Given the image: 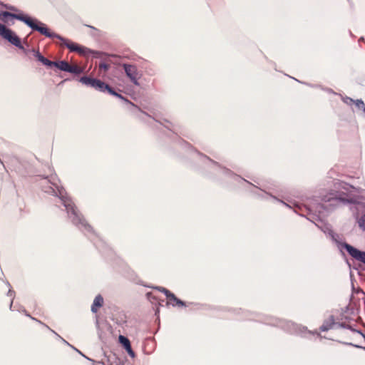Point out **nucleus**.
Here are the masks:
<instances>
[{
    "label": "nucleus",
    "mask_w": 365,
    "mask_h": 365,
    "mask_svg": "<svg viewBox=\"0 0 365 365\" xmlns=\"http://www.w3.org/2000/svg\"><path fill=\"white\" fill-rule=\"evenodd\" d=\"M96 90L100 91H107L111 95L121 97V96L118 93H117L115 91L113 90L111 87H110L108 84L105 83L104 82L99 80L98 83L97 85Z\"/></svg>",
    "instance_id": "9"
},
{
    "label": "nucleus",
    "mask_w": 365,
    "mask_h": 365,
    "mask_svg": "<svg viewBox=\"0 0 365 365\" xmlns=\"http://www.w3.org/2000/svg\"><path fill=\"white\" fill-rule=\"evenodd\" d=\"M36 57L38 58L39 61H41L43 64L48 66H52L54 63V61H51L44 56H43L39 52H36Z\"/></svg>",
    "instance_id": "15"
},
{
    "label": "nucleus",
    "mask_w": 365,
    "mask_h": 365,
    "mask_svg": "<svg viewBox=\"0 0 365 365\" xmlns=\"http://www.w3.org/2000/svg\"><path fill=\"white\" fill-rule=\"evenodd\" d=\"M80 81L86 86H89L96 89L99 80L87 76H83L81 78Z\"/></svg>",
    "instance_id": "12"
},
{
    "label": "nucleus",
    "mask_w": 365,
    "mask_h": 365,
    "mask_svg": "<svg viewBox=\"0 0 365 365\" xmlns=\"http://www.w3.org/2000/svg\"><path fill=\"white\" fill-rule=\"evenodd\" d=\"M123 67L125 70L126 76L134 84L138 85V72L136 66L124 63Z\"/></svg>",
    "instance_id": "4"
},
{
    "label": "nucleus",
    "mask_w": 365,
    "mask_h": 365,
    "mask_svg": "<svg viewBox=\"0 0 365 365\" xmlns=\"http://www.w3.org/2000/svg\"><path fill=\"white\" fill-rule=\"evenodd\" d=\"M9 9L12 11H16V9H14L13 6L7 7Z\"/></svg>",
    "instance_id": "21"
},
{
    "label": "nucleus",
    "mask_w": 365,
    "mask_h": 365,
    "mask_svg": "<svg viewBox=\"0 0 365 365\" xmlns=\"http://www.w3.org/2000/svg\"><path fill=\"white\" fill-rule=\"evenodd\" d=\"M9 19H16L21 21L30 26L33 30L38 31L46 37L56 38L59 39L61 41V46H66L71 52H76L80 55H86V51H88L86 48L80 46L69 39L64 38L58 34L50 32L43 24L38 22L36 20H34L23 14H12L9 11H2L0 13L1 21L4 23H9Z\"/></svg>",
    "instance_id": "1"
},
{
    "label": "nucleus",
    "mask_w": 365,
    "mask_h": 365,
    "mask_svg": "<svg viewBox=\"0 0 365 365\" xmlns=\"http://www.w3.org/2000/svg\"><path fill=\"white\" fill-rule=\"evenodd\" d=\"M324 202H334L336 205L338 202H344L346 200V195L344 192L335 191L334 192H329L322 197Z\"/></svg>",
    "instance_id": "5"
},
{
    "label": "nucleus",
    "mask_w": 365,
    "mask_h": 365,
    "mask_svg": "<svg viewBox=\"0 0 365 365\" xmlns=\"http://www.w3.org/2000/svg\"><path fill=\"white\" fill-rule=\"evenodd\" d=\"M80 81L86 86H89L96 89L99 80L87 76H83L81 78Z\"/></svg>",
    "instance_id": "11"
},
{
    "label": "nucleus",
    "mask_w": 365,
    "mask_h": 365,
    "mask_svg": "<svg viewBox=\"0 0 365 365\" xmlns=\"http://www.w3.org/2000/svg\"><path fill=\"white\" fill-rule=\"evenodd\" d=\"M345 248L346 251L349 252V254L354 257V259L362 262L365 264V252H361L356 248H354L350 245L346 244L345 245Z\"/></svg>",
    "instance_id": "6"
},
{
    "label": "nucleus",
    "mask_w": 365,
    "mask_h": 365,
    "mask_svg": "<svg viewBox=\"0 0 365 365\" xmlns=\"http://www.w3.org/2000/svg\"><path fill=\"white\" fill-rule=\"evenodd\" d=\"M119 341L123 346L125 349L127 351L128 354L131 357H134L135 353L131 348V345H130V342L129 339L124 336L120 335L119 336Z\"/></svg>",
    "instance_id": "8"
},
{
    "label": "nucleus",
    "mask_w": 365,
    "mask_h": 365,
    "mask_svg": "<svg viewBox=\"0 0 365 365\" xmlns=\"http://www.w3.org/2000/svg\"><path fill=\"white\" fill-rule=\"evenodd\" d=\"M103 305V298L101 294L97 295L91 306V311L93 313H96L100 307Z\"/></svg>",
    "instance_id": "10"
},
{
    "label": "nucleus",
    "mask_w": 365,
    "mask_h": 365,
    "mask_svg": "<svg viewBox=\"0 0 365 365\" xmlns=\"http://www.w3.org/2000/svg\"><path fill=\"white\" fill-rule=\"evenodd\" d=\"M69 65L70 64L67 61H61L58 62L54 61V63L53 64V66L57 67L61 71H66V72L68 71Z\"/></svg>",
    "instance_id": "14"
},
{
    "label": "nucleus",
    "mask_w": 365,
    "mask_h": 365,
    "mask_svg": "<svg viewBox=\"0 0 365 365\" xmlns=\"http://www.w3.org/2000/svg\"><path fill=\"white\" fill-rule=\"evenodd\" d=\"M83 71L84 68L83 67H81L77 64H70L67 72L78 75L82 73Z\"/></svg>",
    "instance_id": "13"
},
{
    "label": "nucleus",
    "mask_w": 365,
    "mask_h": 365,
    "mask_svg": "<svg viewBox=\"0 0 365 365\" xmlns=\"http://www.w3.org/2000/svg\"><path fill=\"white\" fill-rule=\"evenodd\" d=\"M110 68V64L106 63L105 62H101L99 64V69L101 71H103L104 72H106Z\"/></svg>",
    "instance_id": "17"
},
{
    "label": "nucleus",
    "mask_w": 365,
    "mask_h": 365,
    "mask_svg": "<svg viewBox=\"0 0 365 365\" xmlns=\"http://www.w3.org/2000/svg\"><path fill=\"white\" fill-rule=\"evenodd\" d=\"M26 316H28V317H31L33 320H36V321L38 322L39 323H41L40 321H38V320L36 319L34 317H31V316H30L29 314H27V313H26Z\"/></svg>",
    "instance_id": "20"
},
{
    "label": "nucleus",
    "mask_w": 365,
    "mask_h": 365,
    "mask_svg": "<svg viewBox=\"0 0 365 365\" xmlns=\"http://www.w3.org/2000/svg\"><path fill=\"white\" fill-rule=\"evenodd\" d=\"M359 225L365 230V215L361 217L359 221Z\"/></svg>",
    "instance_id": "19"
},
{
    "label": "nucleus",
    "mask_w": 365,
    "mask_h": 365,
    "mask_svg": "<svg viewBox=\"0 0 365 365\" xmlns=\"http://www.w3.org/2000/svg\"><path fill=\"white\" fill-rule=\"evenodd\" d=\"M334 324V322L332 319H331L330 323L324 322L322 326L321 327V330L323 331H328L330 329Z\"/></svg>",
    "instance_id": "16"
},
{
    "label": "nucleus",
    "mask_w": 365,
    "mask_h": 365,
    "mask_svg": "<svg viewBox=\"0 0 365 365\" xmlns=\"http://www.w3.org/2000/svg\"><path fill=\"white\" fill-rule=\"evenodd\" d=\"M64 205L68 212V217L72 222L79 227H83L88 231H91L92 227L88 223L83 216L79 212L76 205L71 202H65Z\"/></svg>",
    "instance_id": "2"
},
{
    "label": "nucleus",
    "mask_w": 365,
    "mask_h": 365,
    "mask_svg": "<svg viewBox=\"0 0 365 365\" xmlns=\"http://www.w3.org/2000/svg\"><path fill=\"white\" fill-rule=\"evenodd\" d=\"M162 292L165 294L169 304L173 306H185V302L177 298L176 296L168 289L163 288Z\"/></svg>",
    "instance_id": "7"
},
{
    "label": "nucleus",
    "mask_w": 365,
    "mask_h": 365,
    "mask_svg": "<svg viewBox=\"0 0 365 365\" xmlns=\"http://www.w3.org/2000/svg\"><path fill=\"white\" fill-rule=\"evenodd\" d=\"M0 36L14 46L22 48L20 38L11 29L1 24H0Z\"/></svg>",
    "instance_id": "3"
},
{
    "label": "nucleus",
    "mask_w": 365,
    "mask_h": 365,
    "mask_svg": "<svg viewBox=\"0 0 365 365\" xmlns=\"http://www.w3.org/2000/svg\"><path fill=\"white\" fill-rule=\"evenodd\" d=\"M355 105L360 109H363L365 112V104L361 100H357L355 101Z\"/></svg>",
    "instance_id": "18"
}]
</instances>
